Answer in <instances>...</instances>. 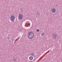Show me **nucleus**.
I'll return each instance as SVG.
<instances>
[{
	"mask_svg": "<svg viewBox=\"0 0 62 62\" xmlns=\"http://www.w3.org/2000/svg\"><path fill=\"white\" fill-rule=\"evenodd\" d=\"M27 36L29 38V39H31L34 38V33L31 32H30L28 34Z\"/></svg>",
	"mask_w": 62,
	"mask_h": 62,
	"instance_id": "nucleus-1",
	"label": "nucleus"
},
{
	"mask_svg": "<svg viewBox=\"0 0 62 62\" xmlns=\"http://www.w3.org/2000/svg\"><path fill=\"white\" fill-rule=\"evenodd\" d=\"M15 16H11L10 18V20L11 22H13L15 20Z\"/></svg>",
	"mask_w": 62,
	"mask_h": 62,
	"instance_id": "nucleus-2",
	"label": "nucleus"
},
{
	"mask_svg": "<svg viewBox=\"0 0 62 62\" xmlns=\"http://www.w3.org/2000/svg\"><path fill=\"white\" fill-rule=\"evenodd\" d=\"M53 39H56V38H57V34H54L53 35Z\"/></svg>",
	"mask_w": 62,
	"mask_h": 62,
	"instance_id": "nucleus-3",
	"label": "nucleus"
},
{
	"mask_svg": "<svg viewBox=\"0 0 62 62\" xmlns=\"http://www.w3.org/2000/svg\"><path fill=\"white\" fill-rule=\"evenodd\" d=\"M23 15L22 14H20L19 15L18 18L19 19H22L23 18Z\"/></svg>",
	"mask_w": 62,
	"mask_h": 62,
	"instance_id": "nucleus-4",
	"label": "nucleus"
},
{
	"mask_svg": "<svg viewBox=\"0 0 62 62\" xmlns=\"http://www.w3.org/2000/svg\"><path fill=\"white\" fill-rule=\"evenodd\" d=\"M51 11L52 13H55L56 11V9L55 8H53L51 10Z\"/></svg>",
	"mask_w": 62,
	"mask_h": 62,
	"instance_id": "nucleus-5",
	"label": "nucleus"
},
{
	"mask_svg": "<svg viewBox=\"0 0 62 62\" xmlns=\"http://www.w3.org/2000/svg\"><path fill=\"white\" fill-rule=\"evenodd\" d=\"M35 14L36 15H38V16L40 15V14L39 13V12L37 11L36 12Z\"/></svg>",
	"mask_w": 62,
	"mask_h": 62,
	"instance_id": "nucleus-6",
	"label": "nucleus"
},
{
	"mask_svg": "<svg viewBox=\"0 0 62 62\" xmlns=\"http://www.w3.org/2000/svg\"><path fill=\"white\" fill-rule=\"evenodd\" d=\"M33 57L32 56H31L29 57V59L31 60H33Z\"/></svg>",
	"mask_w": 62,
	"mask_h": 62,
	"instance_id": "nucleus-7",
	"label": "nucleus"
},
{
	"mask_svg": "<svg viewBox=\"0 0 62 62\" xmlns=\"http://www.w3.org/2000/svg\"><path fill=\"white\" fill-rule=\"evenodd\" d=\"M31 55L32 56H34L35 55V53H32L31 54Z\"/></svg>",
	"mask_w": 62,
	"mask_h": 62,
	"instance_id": "nucleus-8",
	"label": "nucleus"
},
{
	"mask_svg": "<svg viewBox=\"0 0 62 62\" xmlns=\"http://www.w3.org/2000/svg\"><path fill=\"white\" fill-rule=\"evenodd\" d=\"M14 61V62H15L16 61V59H13Z\"/></svg>",
	"mask_w": 62,
	"mask_h": 62,
	"instance_id": "nucleus-9",
	"label": "nucleus"
},
{
	"mask_svg": "<svg viewBox=\"0 0 62 62\" xmlns=\"http://www.w3.org/2000/svg\"><path fill=\"white\" fill-rule=\"evenodd\" d=\"M18 40L17 39H16V40H15V42H16V41H18Z\"/></svg>",
	"mask_w": 62,
	"mask_h": 62,
	"instance_id": "nucleus-10",
	"label": "nucleus"
},
{
	"mask_svg": "<svg viewBox=\"0 0 62 62\" xmlns=\"http://www.w3.org/2000/svg\"><path fill=\"white\" fill-rule=\"evenodd\" d=\"M44 35V34L43 33H42V34H41V36H43Z\"/></svg>",
	"mask_w": 62,
	"mask_h": 62,
	"instance_id": "nucleus-11",
	"label": "nucleus"
},
{
	"mask_svg": "<svg viewBox=\"0 0 62 62\" xmlns=\"http://www.w3.org/2000/svg\"><path fill=\"white\" fill-rule=\"evenodd\" d=\"M37 32H39V30L38 29L37 30Z\"/></svg>",
	"mask_w": 62,
	"mask_h": 62,
	"instance_id": "nucleus-12",
	"label": "nucleus"
},
{
	"mask_svg": "<svg viewBox=\"0 0 62 62\" xmlns=\"http://www.w3.org/2000/svg\"><path fill=\"white\" fill-rule=\"evenodd\" d=\"M29 26H30V23H29Z\"/></svg>",
	"mask_w": 62,
	"mask_h": 62,
	"instance_id": "nucleus-13",
	"label": "nucleus"
},
{
	"mask_svg": "<svg viewBox=\"0 0 62 62\" xmlns=\"http://www.w3.org/2000/svg\"><path fill=\"white\" fill-rule=\"evenodd\" d=\"M23 9H21V11H23Z\"/></svg>",
	"mask_w": 62,
	"mask_h": 62,
	"instance_id": "nucleus-14",
	"label": "nucleus"
},
{
	"mask_svg": "<svg viewBox=\"0 0 62 62\" xmlns=\"http://www.w3.org/2000/svg\"><path fill=\"white\" fill-rule=\"evenodd\" d=\"M7 38H8V39H10V38L9 37H8Z\"/></svg>",
	"mask_w": 62,
	"mask_h": 62,
	"instance_id": "nucleus-15",
	"label": "nucleus"
},
{
	"mask_svg": "<svg viewBox=\"0 0 62 62\" xmlns=\"http://www.w3.org/2000/svg\"><path fill=\"white\" fill-rule=\"evenodd\" d=\"M47 53H48V52H46V54H47Z\"/></svg>",
	"mask_w": 62,
	"mask_h": 62,
	"instance_id": "nucleus-16",
	"label": "nucleus"
},
{
	"mask_svg": "<svg viewBox=\"0 0 62 62\" xmlns=\"http://www.w3.org/2000/svg\"><path fill=\"white\" fill-rule=\"evenodd\" d=\"M47 53H48V52H46V54H47Z\"/></svg>",
	"mask_w": 62,
	"mask_h": 62,
	"instance_id": "nucleus-17",
	"label": "nucleus"
},
{
	"mask_svg": "<svg viewBox=\"0 0 62 62\" xmlns=\"http://www.w3.org/2000/svg\"><path fill=\"white\" fill-rule=\"evenodd\" d=\"M26 23H28V22H26Z\"/></svg>",
	"mask_w": 62,
	"mask_h": 62,
	"instance_id": "nucleus-18",
	"label": "nucleus"
},
{
	"mask_svg": "<svg viewBox=\"0 0 62 62\" xmlns=\"http://www.w3.org/2000/svg\"><path fill=\"white\" fill-rule=\"evenodd\" d=\"M12 40H13V41H14V40L13 39Z\"/></svg>",
	"mask_w": 62,
	"mask_h": 62,
	"instance_id": "nucleus-19",
	"label": "nucleus"
}]
</instances>
